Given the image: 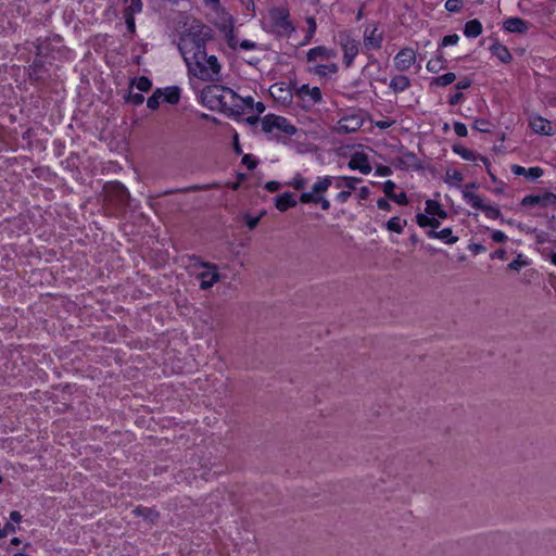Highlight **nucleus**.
Returning a JSON list of instances; mask_svg holds the SVG:
<instances>
[{"label":"nucleus","mask_w":556,"mask_h":556,"mask_svg":"<svg viewBox=\"0 0 556 556\" xmlns=\"http://www.w3.org/2000/svg\"><path fill=\"white\" fill-rule=\"evenodd\" d=\"M212 39V28L194 22L180 36L178 50L190 76L202 81L216 83L222 79V64L216 55L206 51V45Z\"/></svg>","instance_id":"1"},{"label":"nucleus","mask_w":556,"mask_h":556,"mask_svg":"<svg viewBox=\"0 0 556 556\" xmlns=\"http://www.w3.org/2000/svg\"><path fill=\"white\" fill-rule=\"evenodd\" d=\"M362 181L361 178L352 176H319L313 184L309 191H304L300 194V202L303 204L319 205L323 211H329L330 201L326 198V192L333 185L336 188H345L351 191L356 188V185Z\"/></svg>","instance_id":"2"},{"label":"nucleus","mask_w":556,"mask_h":556,"mask_svg":"<svg viewBox=\"0 0 556 556\" xmlns=\"http://www.w3.org/2000/svg\"><path fill=\"white\" fill-rule=\"evenodd\" d=\"M475 184L466 185V189L463 192V198L473 208L482 211L488 218L491 219H503L498 207L490 204H485L480 195L475 192H470L469 188H475Z\"/></svg>","instance_id":"3"},{"label":"nucleus","mask_w":556,"mask_h":556,"mask_svg":"<svg viewBox=\"0 0 556 556\" xmlns=\"http://www.w3.org/2000/svg\"><path fill=\"white\" fill-rule=\"evenodd\" d=\"M262 130L266 134H273L275 130L293 136L296 127L283 116L267 114L261 119Z\"/></svg>","instance_id":"4"},{"label":"nucleus","mask_w":556,"mask_h":556,"mask_svg":"<svg viewBox=\"0 0 556 556\" xmlns=\"http://www.w3.org/2000/svg\"><path fill=\"white\" fill-rule=\"evenodd\" d=\"M269 17L276 30L283 34H289L294 30L287 9L275 8L269 11Z\"/></svg>","instance_id":"5"},{"label":"nucleus","mask_w":556,"mask_h":556,"mask_svg":"<svg viewBox=\"0 0 556 556\" xmlns=\"http://www.w3.org/2000/svg\"><path fill=\"white\" fill-rule=\"evenodd\" d=\"M340 46L343 51V63L350 67L359 51V41L351 38L349 35H340Z\"/></svg>","instance_id":"6"},{"label":"nucleus","mask_w":556,"mask_h":556,"mask_svg":"<svg viewBox=\"0 0 556 556\" xmlns=\"http://www.w3.org/2000/svg\"><path fill=\"white\" fill-rule=\"evenodd\" d=\"M394 67L399 72L408 71L416 62V52L414 49L402 48L393 59Z\"/></svg>","instance_id":"7"},{"label":"nucleus","mask_w":556,"mask_h":556,"mask_svg":"<svg viewBox=\"0 0 556 556\" xmlns=\"http://www.w3.org/2000/svg\"><path fill=\"white\" fill-rule=\"evenodd\" d=\"M521 204L523 206L538 205L541 207H556V194L553 192H544L543 194H529L522 199Z\"/></svg>","instance_id":"8"},{"label":"nucleus","mask_w":556,"mask_h":556,"mask_svg":"<svg viewBox=\"0 0 556 556\" xmlns=\"http://www.w3.org/2000/svg\"><path fill=\"white\" fill-rule=\"evenodd\" d=\"M202 266L205 268V270L198 274V279L200 280V289L207 290L219 280V274L217 273V267L214 264L203 263Z\"/></svg>","instance_id":"9"},{"label":"nucleus","mask_w":556,"mask_h":556,"mask_svg":"<svg viewBox=\"0 0 556 556\" xmlns=\"http://www.w3.org/2000/svg\"><path fill=\"white\" fill-rule=\"evenodd\" d=\"M129 197L127 188L119 182H115L108 190L109 201L121 207L128 204Z\"/></svg>","instance_id":"10"},{"label":"nucleus","mask_w":556,"mask_h":556,"mask_svg":"<svg viewBox=\"0 0 556 556\" xmlns=\"http://www.w3.org/2000/svg\"><path fill=\"white\" fill-rule=\"evenodd\" d=\"M383 33L378 30V26L374 25L372 28L368 26L364 30V46L366 49L379 50L382 47Z\"/></svg>","instance_id":"11"},{"label":"nucleus","mask_w":556,"mask_h":556,"mask_svg":"<svg viewBox=\"0 0 556 556\" xmlns=\"http://www.w3.org/2000/svg\"><path fill=\"white\" fill-rule=\"evenodd\" d=\"M220 30L224 35V39L226 41L227 47L231 51L238 52V46L241 40H239V37L236 34L233 18L231 16H229L227 23H224Z\"/></svg>","instance_id":"12"},{"label":"nucleus","mask_w":556,"mask_h":556,"mask_svg":"<svg viewBox=\"0 0 556 556\" xmlns=\"http://www.w3.org/2000/svg\"><path fill=\"white\" fill-rule=\"evenodd\" d=\"M296 94L302 101L308 102V105L317 104L323 100L320 89L318 87L311 88L308 85H302L296 90Z\"/></svg>","instance_id":"13"},{"label":"nucleus","mask_w":556,"mask_h":556,"mask_svg":"<svg viewBox=\"0 0 556 556\" xmlns=\"http://www.w3.org/2000/svg\"><path fill=\"white\" fill-rule=\"evenodd\" d=\"M348 166L350 169L359 170L364 175H368L371 172V165L368 156L363 152L354 153L351 156Z\"/></svg>","instance_id":"14"},{"label":"nucleus","mask_w":556,"mask_h":556,"mask_svg":"<svg viewBox=\"0 0 556 556\" xmlns=\"http://www.w3.org/2000/svg\"><path fill=\"white\" fill-rule=\"evenodd\" d=\"M529 125L535 134L544 136H553L555 134L549 121L540 115H532Z\"/></svg>","instance_id":"15"},{"label":"nucleus","mask_w":556,"mask_h":556,"mask_svg":"<svg viewBox=\"0 0 556 556\" xmlns=\"http://www.w3.org/2000/svg\"><path fill=\"white\" fill-rule=\"evenodd\" d=\"M363 125L358 115L344 116L338 122V131L342 134L354 132Z\"/></svg>","instance_id":"16"},{"label":"nucleus","mask_w":556,"mask_h":556,"mask_svg":"<svg viewBox=\"0 0 556 556\" xmlns=\"http://www.w3.org/2000/svg\"><path fill=\"white\" fill-rule=\"evenodd\" d=\"M503 29L514 34H526L529 30V22L521 17H508L503 23Z\"/></svg>","instance_id":"17"},{"label":"nucleus","mask_w":556,"mask_h":556,"mask_svg":"<svg viewBox=\"0 0 556 556\" xmlns=\"http://www.w3.org/2000/svg\"><path fill=\"white\" fill-rule=\"evenodd\" d=\"M306 55L308 62H316L318 60L327 61L330 59H334L337 56V52L324 46H318L309 49Z\"/></svg>","instance_id":"18"},{"label":"nucleus","mask_w":556,"mask_h":556,"mask_svg":"<svg viewBox=\"0 0 556 556\" xmlns=\"http://www.w3.org/2000/svg\"><path fill=\"white\" fill-rule=\"evenodd\" d=\"M395 188H396L395 182H393L392 180H387L383 184V192H384L386 197L389 200H391L400 205L408 204V198H407L406 193L401 192V193L396 194V192H394Z\"/></svg>","instance_id":"19"},{"label":"nucleus","mask_w":556,"mask_h":556,"mask_svg":"<svg viewBox=\"0 0 556 556\" xmlns=\"http://www.w3.org/2000/svg\"><path fill=\"white\" fill-rule=\"evenodd\" d=\"M132 514L137 517L143 518L151 525L156 523L160 518V513L152 507L137 506L134 508Z\"/></svg>","instance_id":"20"},{"label":"nucleus","mask_w":556,"mask_h":556,"mask_svg":"<svg viewBox=\"0 0 556 556\" xmlns=\"http://www.w3.org/2000/svg\"><path fill=\"white\" fill-rule=\"evenodd\" d=\"M452 150L454 153H456L457 155H459L460 157H463L466 161L475 162L477 160H481L484 164L488 163L486 157L477 154L475 151H472L462 144H454L452 147Z\"/></svg>","instance_id":"21"},{"label":"nucleus","mask_w":556,"mask_h":556,"mask_svg":"<svg viewBox=\"0 0 556 556\" xmlns=\"http://www.w3.org/2000/svg\"><path fill=\"white\" fill-rule=\"evenodd\" d=\"M410 79L402 74L393 76L389 83V87L394 93H401L405 91L410 87Z\"/></svg>","instance_id":"22"},{"label":"nucleus","mask_w":556,"mask_h":556,"mask_svg":"<svg viewBox=\"0 0 556 556\" xmlns=\"http://www.w3.org/2000/svg\"><path fill=\"white\" fill-rule=\"evenodd\" d=\"M426 233H427L428 238H430V239H441V240H444L445 243H447V244H454V243H456L458 241V237L457 236H453V232H452L451 228H443L440 231L428 230Z\"/></svg>","instance_id":"23"},{"label":"nucleus","mask_w":556,"mask_h":556,"mask_svg":"<svg viewBox=\"0 0 556 556\" xmlns=\"http://www.w3.org/2000/svg\"><path fill=\"white\" fill-rule=\"evenodd\" d=\"M275 205L277 210L285 212L288 208L294 207L296 205V200L291 192H285L276 197Z\"/></svg>","instance_id":"24"},{"label":"nucleus","mask_w":556,"mask_h":556,"mask_svg":"<svg viewBox=\"0 0 556 556\" xmlns=\"http://www.w3.org/2000/svg\"><path fill=\"white\" fill-rule=\"evenodd\" d=\"M492 55L496 56L501 62L507 64L513 60L510 51L506 46L495 42L490 47Z\"/></svg>","instance_id":"25"},{"label":"nucleus","mask_w":556,"mask_h":556,"mask_svg":"<svg viewBox=\"0 0 556 556\" xmlns=\"http://www.w3.org/2000/svg\"><path fill=\"white\" fill-rule=\"evenodd\" d=\"M482 29H483V27L479 20H477V18L470 20L465 24L464 35L467 38H477L478 36L481 35Z\"/></svg>","instance_id":"26"},{"label":"nucleus","mask_w":556,"mask_h":556,"mask_svg":"<svg viewBox=\"0 0 556 556\" xmlns=\"http://www.w3.org/2000/svg\"><path fill=\"white\" fill-rule=\"evenodd\" d=\"M426 213L431 216H438L439 218L445 219L447 212L442 208V205L435 200L426 201Z\"/></svg>","instance_id":"27"},{"label":"nucleus","mask_w":556,"mask_h":556,"mask_svg":"<svg viewBox=\"0 0 556 556\" xmlns=\"http://www.w3.org/2000/svg\"><path fill=\"white\" fill-rule=\"evenodd\" d=\"M163 91L162 99L169 104H177L180 101V88L177 86L166 87Z\"/></svg>","instance_id":"28"},{"label":"nucleus","mask_w":556,"mask_h":556,"mask_svg":"<svg viewBox=\"0 0 556 556\" xmlns=\"http://www.w3.org/2000/svg\"><path fill=\"white\" fill-rule=\"evenodd\" d=\"M124 4L123 14L136 15L142 12V0H122Z\"/></svg>","instance_id":"29"},{"label":"nucleus","mask_w":556,"mask_h":556,"mask_svg":"<svg viewBox=\"0 0 556 556\" xmlns=\"http://www.w3.org/2000/svg\"><path fill=\"white\" fill-rule=\"evenodd\" d=\"M406 224V219H402L399 216H394L387 222L386 227L389 231L402 233Z\"/></svg>","instance_id":"30"},{"label":"nucleus","mask_w":556,"mask_h":556,"mask_svg":"<svg viewBox=\"0 0 556 556\" xmlns=\"http://www.w3.org/2000/svg\"><path fill=\"white\" fill-rule=\"evenodd\" d=\"M313 72L319 76H326L327 74H336L338 72V65L336 63L318 64L313 68Z\"/></svg>","instance_id":"31"},{"label":"nucleus","mask_w":556,"mask_h":556,"mask_svg":"<svg viewBox=\"0 0 556 556\" xmlns=\"http://www.w3.org/2000/svg\"><path fill=\"white\" fill-rule=\"evenodd\" d=\"M43 66V61L41 59L36 58L28 68L30 79H39L41 77L40 73Z\"/></svg>","instance_id":"32"},{"label":"nucleus","mask_w":556,"mask_h":556,"mask_svg":"<svg viewBox=\"0 0 556 556\" xmlns=\"http://www.w3.org/2000/svg\"><path fill=\"white\" fill-rule=\"evenodd\" d=\"M456 80V75L454 73H446L441 76L434 77L432 80V85L439 86V87H445L451 84H453Z\"/></svg>","instance_id":"33"},{"label":"nucleus","mask_w":556,"mask_h":556,"mask_svg":"<svg viewBox=\"0 0 556 556\" xmlns=\"http://www.w3.org/2000/svg\"><path fill=\"white\" fill-rule=\"evenodd\" d=\"M163 96L162 89H156L151 97L147 100V105L151 110H156L160 106L161 99Z\"/></svg>","instance_id":"34"},{"label":"nucleus","mask_w":556,"mask_h":556,"mask_svg":"<svg viewBox=\"0 0 556 556\" xmlns=\"http://www.w3.org/2000/svg\"><path fill=\"white\" fill-rule=\"evenodd\" d=\"M132 84H135L137 89L142 92L149 91L152 87V81L147 76H140L139 78L134 79Z\"/></svg>","instance_id":"35"},{"label":"nucleus","mask_w":556,"mask_h":556,"mask_svg":"<svg viewBox=\"0 0 556 556\" xmlns=\"http://www.w3.org/2000/svg\"><path fill=\"white\" fill-rule=\"evenodd\" d=\"M463 5H464V1L463 0H446L445 4H444V8L448 12L457 13V12H459L462 10Z\"/></svg>","instance_id":"36"},{"label":"nucleus","mask_w":556,"mask_h":556,"mask_svg":"<svg viewBox=\"0 0 556 556\" xmlns=\"http://www.w3.org/2000/svg\"><path fill=\"white\" fill-rule=\"evenodd\" d=\"M446 181L455 185L460 184L464 180L463 174L457 169H451L446 172Z\"/></svg>","instance_id":"37"},{"label":"nucleus","mask_w":556,"mask_h":556,"mask_svg":"<svg viewBox=\"0 0 556 556\" xmlns=\"http://www.w3.org/2000/svg\"><path fill=\"white\" fill-rule=\"evenodd\" d=\"M528 265V261L525 260L522 257L521 254H519L515 260H513L509 264H508V268L510 270H520V268L525 267Z\"/></svg>","instance_id":"38"},{"label":"nucleus","mask_w":556,"mask_h":556,"mask_svg":"<svg viewBox=\"0 0 556 556\" xmlns=\"http://www.w3.org/2000/svg\"><path fill=\"white\" fill-rule=\"evenodd\" d=\"M490 122L485 118L476 119L472 124V128L481 131V132H489L490 131Z\"/></svg>","instance_id":"39"},{"label":"nucleus","mask_w":556,"mask_h":556,"mask_svg":"<svg viewBox=\"0 0 556 556\" xmlns=\"http://www.w3.org/2000/svg\"><path fill=\"white\" fill-rule=\"evenodd\" d=\"M306 23L308 25V29H307V34L304 39V43H307L311 41V39L313 38V36L316 31V27H317L315 18L312 16L306 18Z\"/></svg>","instance_id":"40"},{"label":"nucleus","mask_w":556,"mask_h":556,"mask_svg":"<svg viewBox=\"0 0 556 556\" xmlns=\"http://www.w3.org/2000/svg\"><path fill=\"white\" fill-rule=\"evenodd\" d=\"M458 40H459V36L457 34L447 35V36L443 37V39L441 40V42L439 45V49L447 47V46H454L458 42Z\"/></svg>","instance_id":"41"},{"label":"nucleus","mask_w":556,"mask_h":556,"mask_svg":"<svg viewBox=\"0 0 556 556\" xmlns=\"http://www.w3.org/2000/svg\"><path fill=\"white\" fill-rule=\"evenodd\" d=\"M258 49H260V46L256 42L251 41L249 39L241 40L238 46V51L239 50L251 51V50H258Z\"/></svg>","instance_id":"42"},{"label":"nucleus","mask_w":556,"mask_h":556,"mask_svg":"<svg viewBox=\"0 0 556 556\" xmlns=\"http://www.w3.org/2000/svg\"><path fill=\"white\" fill-rule=\"evenodd\" d=\"M205 189H208V186L193 185V186H189V187L181 188V189L165 191V194H172L175 192H191V191L205 190Z\"/></svg>","instance_id":"43"},{"label":"nucleus","mask_w":556,"mask_h":556,"mask_svg":"<svg viewBox=\"0 0 556 556\" xmlns=\"http://www.w3.org/2000/svg\"><path fill=\"white\" fill-rule=\"evenodd\" d=\"M427 71L430 73H438L442 68H444L443 61H435L434 59H431L427 63Z\"/></svg>","instance_id":"44"},{"label":"nucleus","mask_w":556,"mask_h":556,"mask_svg":"<svg viewBox=\"0 0 556 556\" xmlns=\"http://www.w3.org/2000/svg\"><path fill=\"white\" fill-rule=\"evenodd\" d=\"M289 185L295 190H304L306 187V179L301 175H296Z\"/></svg>","instance_id":"45"},{"label":"nucleus","mask_w":556,"mask_h":556,"mask_svg":"<svg viewBox=\"0 0 556 556\" xmlns=\"http://www.w3.org/2000/svg\"><path fill=\"white\" fill-rule=\"evenodd\" d=\"M258 161L252 154H244L242 157V164L245 165L250 170L257 166Z\"/></svg>","instance_id":"46"},{"label":"nucleus","mask_w":556,"mask_h":556,"mask_svg":"<svg viewBox=\"0 0 556 556\" xmlns=\"http://www.w3.org/2000/svg\"><path fill=\"white\" fill-rule=\"evenodd\" d=\"M543 175V169L541 167H530L527 169L526 177L530 178L531 180H535L540 178Z\"/></svg>","instance_id":"47"},{"label":"nucleus","mask_w":556,"mask_h":556,"mask_svg":"<svg viewBox=\"0 0 556 556\" xmlns=\"http://www.w3.org/2000/svg\"><path fill=\"white\" fill-rule=\"evenodd\" d=\"M430 217L431 215H428L427 213L424 214V213H418L416 215V223L418 224L419 227H429V223H430Z\"/></svg>","instance_id":"48"},{"label":"nucleus","mask_w":556,"mask_h":556,"mask_svg":"<svg viewBox=\"0 0 556 556\" xmlns=\"http://www.w3.org/2000/svg\"><path fill=\"white\" fill-rule=\"evenodd\" d=\"M126 23V27L129 30V33L134 34L136 31V23H135V15L131 14H123Z\"/></svg>","instance_id":"49"},{"label":"nucleus","mask_w":556,"mask_h":556,"mask_svg":"<svg viewBox=\"0 0 556 556\" xmlns=\"http://www.w3.org/2000/svg\"><path fill=\"white\" fill-rule=\"evenodd\" d=\"M15 532H16L15 526L10 523V522H8L0 530V539L7 538L9 534H12V533H15Z\"/></svg>","instance_id":"50"},{"label":"nucleus","mask_w":556,"mask_h":556,"mask_svg":"<svg viewBox=\"0 0 556 556\" xmlns=\"http://www.w3.org/2000/svg\"><path fill=\"white\" fill-rule=\"evenodd\" d=\"M454 131L459 137H466L468 134L467 127L464 123L455 122L454 123Z\"/></svg>","instance_id":"51"},{"label":"nucleus","mask_w":556,"mask_h":556,"mask_svg":"<svg viewBox=\"0 0 556 556\" xmlns=\"http://www.w3.org/2000/svg\"><path fill=\"white\" fill-rule=\"evenodd\" d=\"M127 101L132 103L134 105H140L144 101V97L141 93H129L127 97Z\"/></svg>","instance_id":"52"},{"label":"nucleus","mask_w":556,"mask_h":556,"mask_svg":"<svg viewBox=\"0 0 556 556\" xmlns=\"http://www.w3.org/2000/svg\"><path fill=\"white\" fill-rule=\"evenodd\" d=\"M244 220L249 229H254L260 223V217L247 215L244 217Z\"/></svg>","instance_id":"53"},{"label":"nucleus","mask_w":556,"mask_h":556,"mask_svg":"<svg viewBox=\"0 0 556 556\" xmlns=\"http://www.w3.org/2000/svg\"><path fill=\"white\" fill-rule=\"evenodd\" d=\"M351 197V191L342 190L336 195V201L339 203H345Z\"/></svg>","instance_id":"54"},{"label":"nucleus","mask_w":556,"mask_h":556,"mask_svg":"<svg viewBox=\"0 0 556 556\" xmlns=\"http://www.w3.org/2000/svg\"><path fill=\"white\" fill-rule=\"evenodd\" d=\"M492 239L495 242H505L507 240V236L501 230H494L492 232Z\"/></svg>","instance_id":"55"},{"label":"nucleus","mask_w":556,"mask_h":556,"mask_svg":"<svg viewBox=\"0 0 556 556\" xmlns=\"http://www.w3.org/2000/svg\"><path fill=\"white\" fill-rule=\"evenodd\" d=\"M281 185L278 181L271 180L266 182L265 189L269 192H276L280 189Z\"/></svg>","instance_id":"56"},{"label":"nucleus","mask_w":556,"mask_h":556,"mask_svg":"<svg viewBox=\"0 0 556 556\" xmlns=\"http://www.w3.org/2000/svg\"><path fill=\"white\" fill-rule=\"evenodd\" d=\"M377 206H378L379 210H382V211H390L391 210V204L389 203L388 200H386L383 198L378 199Z\"/></svg>","instance_id":"57"},{"label":"nucleus","mask_w":556,"mask_h":556,"mask_svg":"<svg viewBox=\"0 0 556 556\" xmlns=\"http://www.w3.org/2000/svg\"><path fill=\"white\" fill-rule=\"evenodd\" d=\"M464 98V94L462 92H456L452 94L448 99L450 105H456L460 102V100Z\"/></svg>","instance_id":"58"},{"label":"nucleus","mask_w":556,"mask_h":556,"mask_svg":"<svg viewBox=\"0 0 556 556\" xmlns=\"http://www.w3.org/2000/svg\"><path fill=\"white\" fill-rule=\"evenodd\" d=\"M471 86V80L468 79V78H464L462 80H459L456 85H455V88L457 90H463V89H467Z\"/></svg>","instance_id":"59"},{"label":"nucleus","mask_w":556,"mask_h":556,"mask_svg":"<svg viewBox=\"0 0 556 556\" xmlns=\"http://www.w3.org/2000/svg\"><path fill=\"white\" fill-rule=\"evenodd\" d=\"M511 172L518 176H521V175L526 176L527 168H525L523 166H520V165H513Z\"/></svg>","instance_id":"60"},{"label":"nucleus","mask_w":556,"mask_h":556,"mask_svg":"<svg viewBox=\"0 0 556 556\" xmlns=\"http://www.w3.org/2000/svg\"><path fill=\"white\" fill-rule=\"evenodd\" d=\"M369 194H370V190H369V188H368V187H362V188L359 189V191H358V194H357V195H358V198H359L361 200H366V199H368Z\"/></svg>","instance_id":"61"},{"label":"nucleus","mask_w":556,"mask_h":556,"mask_svg":"<svg viewBox=\"0 0 556 556\" xmlns=\"http://www.w3.org/2000/svg\"><path fill=\"white\" fill-rule=\"evenodd\" d=\"M10 520L13 521V522H20L22 520V515L20 511L17 510H12L10 513Z\"/></svg>","instance_id":"62"},{"label":"nucleus","mask_w":556,"mask_h":556,"mask_svg":"<svg viewBox=\"0 0 556 556\" xmlns=\"http://www.w3.org/2000/svg\"><path fill=\"white\" fill-rule=\"evenodd\" d=\"M440 225H441V223L438 218H435L434 216L430 217V223H429V227L431 228L430 230H437L440 227Z\"/></svg>","instance_id":"63"},{"label":"nucleus","mask_w":556,"mask_h":556,"mask_svg":"<svg viewBox=\"0 0 556 556\" xmlns=\"http://www.w3.org/2000/svg\"><path fill=\"white\" fill-rule=\"evenodd\" d=\"M470 250L475 253V254H478V253H481V252H484L485 251V248L482 245V244H479V243H475L470 247Z\"/></svg>","instance_id":"64"}]
</instances>
